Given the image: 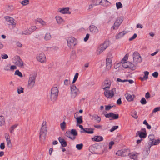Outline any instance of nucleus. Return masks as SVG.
<instances>
[{
	"label": "nucleus",
	"instance_id": "f257e3e1",
	"mask_svg": "<svg viewBox=\"0 0 160 160\" xmlns=\"http://www.w3.org/2000/svg\"><path fill=\"white\" fill-rule=\"evenodd\" d=\"M47 131V126L46 122L44 121L43 122L40 130L39 138L40 140L42 141L45 139Z\"/></svg>",
	"mask_w": 160,
	"mask_h": 160
},
{
	"label": "nucleus",
	"instance_id": "f03ea898",
	"mask_svg": "<svg viewBox=\"0 0 160 160\" xmlns=\"http://www.w3.org/2000/svg\"><path fill=\"white\" fill-rule=\"evenodd\" d=\"M58 88V87L56 86L54 87L51 89L49 97L51 101H54L57 99L59 93Z\"/></svg>",
	"mask_w": 160,
	"mask_h": 160
},
{
	"label": "nucleus",
	"instance_id": "7ed1b4c3",
	"mask_svg": "<svg viewBox=\"0 0 160 160\" xmlns=\"http://www.w3.org/2000/svg\"><path fill=\"white\" fill-rule=\"evenodd\" d=\"M37 75L36 73H32L30 75L28 84V88L32 89L35 86Z\"/></svg>",
	"mask_w": 160,
	"mask_h": 160
},
{
	"label": "nucleus",
	"instance_id": "20e7f679",
	"mask_svg": "<svg viewBox=\"0 0 160 160\" xmlns=\"http://www.w3.org/2000/svg\"><path fill=\"white\" fill-rule=\"evenodd\" d=\"M68 46L72 48L74 47L77 44V40L72 37H67L66 38Z\"/></svg>",
	"mask_w": 160,
	"mask_h": 160
},
{
	"label": "nucleus",
	"instance_id": "39448f33",
	"mask_svg": "<svg viewBox=\"0 0 160 160\" xmlns=\"http://www.w3.org/2000/svg\"><path fill=\"white\" fill-rule=\"evenodd\" d=\"M133 63L135 66L137 64L140 63L142 61V58L139 53L137 52H134L133 55Z\"/></svg>",
	"mask_w": 160,
	"mask_h": 160
},
{
	"label": "nucleus",
	"instance_id": "423d86ee",
	"mask_svg": "<svg viewBox=\"0 0 160 160\" xmlns=\"http://www.w3.org/2000/svg\"><path fill=\"white\" fill-rule=\"evenodd\" d=\"M123 19V18L122 17L118 18L112 27V29L114 30L118 29L122 22Z\"/></svg>",
	"mask_w": 160,
	"mask_h": 160
},
{
	"label": "nucleus",
	"instance_id": "0eeeda50",
	"mask_svg": "<svg viewBox=\"0 0 160 160\" xmlns=\"http://www.w3.org/2000/svg\"><path fill=\"white\" fill-rule=\"evenodd\" d=\"M70 89L71 96L72 98H74L79 93V90L74 85L71 86Z\"/></svg>",
	"mask_w": 160,
	"mask_h": 160
},
{
	"label": "nucleus",
	"instance_id": "6e6552de",
	"mask_svg": "<svg viewBox=\"0 0 160 160\" xmlns=\"http://www.w3.org/2000/svg\"><path fill=\"white\" fill-rule=\"evenodd\" d=\"M36 59L38 62L42 63H45L47 61L46 56L43 52H41L37 54Z\"/></svg>",
	"mask_w": 160,
	"mask_h": 160
},
{
	"label": "nucleus",
	"instance_id": "1a4fd4ad",
	"mask_svg": "<svg viewBox=\"0 0 160 160\" xmlns=\"http://www.w3.org/2000/svg\"><path fill=\"white\" fill-rule=\"evenodd\" d=\"M108 43L105 42L101 44L98 48L97 50V54L99 55L102 53L108 47Z\"/></svg>",
	"mask_w": 160,
	"mask_h": 160
},
{
	"label": "nucleus",
	"instance_id": "9d476101",
	"mask_svg": "<svg viewBox=\"0 0 160 160\" xmlns=\"http://www.w3.org/2000/svg\"><path fill=\"white\" fill-rule=\"evenodd\" d=\"M14 63L16 65L20 68H22L24 65V63L22 60L18 56H16L15 57L13 61Z\"/></svg>",
	"mask_w": 160,
	"mask_h": 160
},
{
	"label": "nucleus",
	"instance_id": "9b49d317",
	"mask_svg": "<svg viewBox=\"0 0 160 160\" xmlns=\"http://www.w3.org/2000/svg\"><path fill=\"white\" fill-rule=\"evenodd\" d=\"M116 89L115 88H113L111 90H108L107 89L105 90L104 92V95L107 98H112L114 95V92H115Z\"/></svg>",
	"mask_w": 160,
	"mask_h": 160
},
{
	"label": "nucleus",
	"instance_id": "f8f14e48",
	"mask_svg": "<svg viewBox=\"0 0 160 160\" xmlns=\"http://www.w3.org/2000/svg\"><path fill=\"white\" fill-rule=\"evenodd\" d=\"M128 152H130L128 149H123L118 151L116 153V155L122 157H125L128 156Z\"/></svg>",
	"mask_w": 160,
	"mask_h": 160
},
{
	"label": "nucleus",
	"instance_id": "ddd939ff",
	"mask_svg": "<svg viewBox=\"0 0 160 160\" xmlns=\"http://www.w3.org/2000/svg\"><path fill=\"white\" fill-rule=\"evenodd\" d=\"M111 82L110 80H106L102 83V87L104 90L108 89L111 85Z\"/></svg>",
	"mask_w": 160,
	"mask_h": 160
},
{
	"label": "nucleus",
	"instance_id": "4468645a",
	"mask_svg": "<svg viewBox=\"0 0 160 160\" xmlns=\"http://www.w3.org/2000/svg\"><path fill=\"white\" fill-rule=\"evenodd\" d=\"M136 134L141 138H146L147 136V133L145 128H142L140 131L137 132Z\"/></svg>",
	"mask_w": 160,
	"mask_h": 160
},
{
	"label": "nucleus",
	"instance_id": "2eb2a0df",
	"mask_svg": "<svg viewBox=\"0 0 160 160\" xmlns=\"http://www.w3.org/2000/svg\"><path fill=\"white\" fill-rule=\"evenodd\" d=\"M105 116L107 118H112L110 120L112 119H117L119 118V115L118 114H114L113 112H109L108 114H105Z\"/></svg>",
	"mask_w": 160,
	"mask_h": 160
},
{
	"label": "nucleus",
	"instance_id": "dca6fc26",
	"mask_svg": "<svg viewBox=\"0 0 160 160\" xmlns=\"http://www.w3.org/2000/svg\"><path fill=\"white\" fill-rule=\"evenodd\" d=\"M69 8L68 7L60 8L58 9V11L60 13L63 14H70L71 12L69 11Z\"/></svg>",
	"mask_w": 160,
	"mask_h": 160
},
{
	"label": "nucleus",
	"instance_id": "f3484780",
	"mask_svg": "<svg viewBox=\"0 0 160 160\" xmlns=\"http://www.w3.org/2000/svg\"><path fill=\"white\" fill-rule=\"evenodd\" d=\"M122 63V66L125 68H133L135 66L133 63L129 62H124Z\"/></svg>",
	"mask_w": 160,
	"mask_h": 160
},
{
	"label": "nucleus",
	"instance_id": "a211bd4d",
	"mask_svg": "<svg viewBox=\"0 0 160 160\" xmlns=\"http://www.w3.org/2000/svg\"><path fill=\"white\" fill-rule=\"evenodd\" d=\"M4 18L6 21L8 22L10 25L14 26L16 25V23L14 22L15 20L13 18L9 16H6Z\"/></svg>",
	"mask_w": 160,
	"mask_h": 160
},
{
	"label": "nucleus",
	"instance_id": "6ab92c4d",
	"mask_svg": "<svg viewBox=\"0 0 160 160\" xmlns=\"http://www.w3.org/2000/svg\"><path fill=\"white\" fill-rule=\"evenodd\" d=\"M5 137L8 147L9 148H12V145L9 134L8 133H6L5 134Z\"/></svg>",
	"mask_w": 160,
	"mask_h": 160
},
{
	"label": "nucleus",
	"instance_id": "aec40b11",
	"mask_svg": "<svg viewBox=\"0 0 160 160\" xmlns=\"http://www.w3.org/2000/svg\"><path fill=\"white\" fill-rule=\"evenodd\" d=\"M112 57L107 58L106 59V66L107 69L109 70L112 66Z\"/></svg>",
	"mask_w": 160,
	"mask_h": 160
},
{
	"label": "nucleus",
	"instance_id": "412c9836",
	"mask_svg": "<svg viewBox=\"0 0 160 160\" xmlns=\"http://www.w3.org/2000/svg\"><path fill=\"white\" fill-rule=\"evenodd\" d=\"M89 30L92 33H96L98 32V29L95 26L92 25L89 26Z\"/></svg>",
	"mask_w": 160,
	"mask_h": 160
},
{
	"label": "nucleus",
	"instance_id": "4be33fe9",
	"mask_svg": "<svg viewBox=\"0 0 160 160\" xmlns=\"http://www.w3.org/2000/svg\"><path fill=\"white\" fill-rule=\"evenodd\" d=\"M91 139L93 141L96 142L102 141L103 140V137L101 136H95L92 138Z\"/></svg>",
	"mask_w": 160,
	"mask_h": 160
},
{
	"label": "nucleus",
	"instance_id": "5701e85b",
	"mask_svg": "<svg viewBox=\"0 0 160 160\" xmlns=\"http://www.w3.org/2000/svg\"><path fill=\"white\" fill-rule=\"evenodd\" d=\"M160 142V140L159 139H155L151 137V146L153 145H156Z\"/></svg>",
	"mask_w": 160,
	"mask_h": 160
},
{
	"label": "nucleus",
	"instance_id": "b1692460",
	"mask_svg": "<svg viewBox=\"0 0 160 160\" xmlns=\"http://www.w3.org/2000/svg\"><path fill=\"white\" fill-rule=\"evenodd\" d=\"M57 23L58 24H61L65 22L63 19L60 16H57L55 17Z\"/></svg>",
	"mask_w": 160,
	"mask_h": 160
},
{
	"label": "nucleus",
	"instance_id": "393cba45",
	"mask_svg": "<svg viewBox=\"0 0 160 160\" xmlns=\"http://www.w3.org/2000/svg\"><path fill=\"white\" fill-rule=\"evenodd\" d=\"M125 96L126 99L129 102L133 101L135 98L134 95H131L129 93L126 94Z\"/></svg>",
	"mask_w": 160,
	"mask_h": 160
},
{
	"label": "nucleus",
	"instance_id": "a878e982",
	"mask_svg": "<svg viewBox=\"0 0 160 160\" xmlns=\"http://www.w3.org/2000/svg\"><path fill=\"white\" fill-rule=\"evenodd\" d=\"M131 159L136 160L137 158L138 153L132 152L130 153L128 152V155Z\"/></svg>",
	"mask_w": 160,
	"mask_h": 160
},
{
	"label": "nucleus",
	"instance_id": "bb28decb",
	"mask_svg": "<svg viewBox=\"0 0 160 160\" xmlns=\"http://www.w3.org/2000/svg\"><path fill=\"white\" fill-rule=\"evenodd\" d=\"M126 34L124 31H122L119 32L115 36V38L116 39H119L123 37L124 35Z\"/></svg>",
	"mask_w": 160,
	"mask_h": 160
},
{
	"label": "nucleus",
	"instance_id": "cd10ccee",
	"mask_svg": "<svg viewBox=\"0 0 160 160\" xmlns=\"http://www.w3.org/2000/svg\"><path fill=\"white\" fill-rule=\"evenodd\" d=\"M84 131H81V133L87 132L89 134H92L93 133V129L91 128H85Z\"/></svg>",
	"mask_w": 160,
	"mask_h": 160
},
{
	"label": "nucleus",
	"instance_id": "c85d7f7f",
	"mask_svg": "<svg viewBox=\"0 0 160 160\" xmlns=\"http://www.w3.org/2000/svg\"><path fill=\"white\" fill-rule=\"evenodd\" d=\"M58 140L60 143L61 144V145L63 147H66L67 145L66 142L64 140V139L61 138L59 137Z\"/></svg>",
	"mask_w": 160,
	"mask_h": 160
},
{
	"label": "nucleus",
	"instance_id": "c756f323",
	"mask_svg": "<svg viewBox=\"0 0 160 160\" xmlns=\"http://www.w3.org/2000/svg\"><path fill=\"white\" fill-rule=\"evenodd\" d=\"M65 135L72 140H75L76 138V137L71 136V133L70 131H67L65 133Z\"/></svg>",
	"mask_w": 160,
	"mask_h": 160
},
{
	"label": "nucleus",
	"instance_id": "7c9ffc66",
	"mask_svg": "<svg viewBox=\"0 0 160 160\" xmlns=\"http://www.w3.org/2000/svg\"><path fill=\"white\" fill-rule=\"evenodd\" d=\"M30 34H31L32 33L35 31L37 29V28L35 26H32L29 27L28 28Z\"/></svg>",
	"mask_w": 160,
	"mask_h": 160
},
{
	"label": "nucleus",
	"instance_id": "2f4dec72",
	"mask_svg": "<svg viewBox=\"0 0 160 160\" xmlns=\"http://www.w3.org/2000/svg\"><path fill=\"white\" fill-rule=\"evenodd\" d=\"M150 151V146L149 145L146 147L143 151V153L146 155H148L149 154Z\"/></svg>",
	"mask_w": 160,
	"mask_h": 160
},
{
	"label": "nucleus",
	"instance_id": "473e14b6",
	"mask_svg": "<svg viewBox=\"0 0 160 160\" xmlns=\"http://www.w3.org/2000/svg\"><path fill=\"white\" fill-rule=\"evenodd\" d=\"M19 34L22 35H28L30 34L28 28L25 30L21 31L19 32Z\"/></svg>",
	"mask_w": 160,
	"mask_h": 160
},
{
	"label": "nucleus",
	"instance_id": "72a5a7b5",
	"mask_svg": "<svg viewBox=\"0 0 160 160\" xmlns=\"http://www.w3.org/2000/svg\"><path fill=\"white\" fill-rule=\"evenodd\" d=\"M100 5L106 7L108 5L109 2L107 0H101Z\"/></svg>",
	"mask_w": 160,
	"mask_h": 160
},
{
	"label": "nucleus",
	"instance_id": "f704fd0d",
	"mask_svg": "<svg viewBox=\"0 0 160 160\" xmlns=\"http://www.w3.org/2000/svg\"><path fill=\"white\" fill-rule=\"evenodd\" d=\"M144 75L143 77H140V79L142 81L146 80L149 74V72L148 71H145L144 72Z\"/></svg>",
	"mask_w": 160,
	"mask_h": 160
},
{
	"label": "nucleus",
	"instance_id": "c9c22d12",
	"mask_svg": "<svg viewBox=\"0 0 160 160\" xmlns=\"http://www.w3.org/2000/svg\"><path fill=\"white\" fill-rule=\"evenodd\" d=\"M37 21L41 24L43 26H46L47 25V23L46 22L43 21L41 18H38L37 19Z\"/></svg>",
	"mask_w": 160,
	"mask_h": 160
},
{
	"label": "nucleus",
	"instance_id": "e433bc0d",
	"mask_svg": "<svg viewBox=\"0 0 160 160\" xmlns=\"http://www.w3.org/2000/svg\"><path fill=\"white\" fill-rule=\"evenodd\" d=\"M18 125V124H15L12 125L9 128V131L11 133H12L13 132L14 129L17 128Z\"/></svg>",
	"mask_w": 160,
	"mask_h": 160
},
{
	"label": "nucleus",
	"instance_id": "4c0bfd02",
	"mask_svg": "<svg viewBox=\"0 0 160 160\" xmlns=\"http://www.w3.org/2000/svg\"><path fill=\"white\" fill-rule=\"evenodd\" d=\"M52 38V36L50 33H47L44 37V39L46 41H48L51 39Z\"/></svg>",
	"mask_w": 160,
	"mask_h": 160
},
{
	"label": "nucleus",
	"instance_id": "58836bf2",
	"mask_svg": "<svg viewBox=\"0 0 160 160\" xmlns=\"http://www.w3.org/2000/svg\"><path fill=\"white\" fill-rule=\"evenodd\" d=\"M75 118L76 119L77 124H80L82 123L83 121L82 119V116L77 117H76L75 116Z\"/></svg>",
	"mask_w": 160,
	"mask_h": 160
},
{
	"label": "nucleus",
	"instance_id": "ea45409f",
	"mask_svg": "<svg viewBox=\"0 0 160 160\" xmlns=\"http://www.w3.org/2000/svg\"><path fill=\"white\" fill-rule=\"evenodd\" d=\"M93 3V6H97L100 5L101 0H90Z\"/></svg>",
	"mask_w": 160,
	"mask_h": 160
},
{
	"label": "nucleus",
	"instance_id": "a19ab883",
	"mask_svg": "<svg viewBox=\"0 0 160 160\" xmlns=\"http://www.w3.org/2000/svg\"><path fill=\"white\" fill-rule=\"evenodd\" d=\"M92 118L93 119L96 120L98 122H100L101 120V118L97 115H93Z\"/></svg>",
	"mask_w": 160,
	"mask_h": 160
},
{
	"label": "nucleus",
	"instance_id": "79ce46f5",
	"mask_svg": "<svg viewBox=\"0 0 160 160\" xmlns=\"http://www.w3.org/2000/svg\"><path fill=\"white\" fill-rule=\"evenodd\" d=\"M4 122V117L2 115H0V126L3 125Z\"/></svg>",
	"mask_w": 160,
	"mask_h": 160
},
{
	"label": "nucleus",
	"instance_id": "37998d69",
	"mask_svg": "<svg viewBox=\"0 0 160 160\" xmlns=\"http://www.w3.org/2000/svg\"><path fill=\"white\" fill-rule=\"evenodd\" d=\"M71 135H73V136L75 137L78 135V133L76 130L74 129H72L70 131Z\"/></svg>",
	"mask_w": 160,
	"mask_h": 160
},
{
	"label": "nucleus",
	"instance_id": "c03bdc74",
	"mask_svg": "<svg viewBox=\"0 0 160 160\" xmlns=\"http://www.w3.org/2000/svg\"><path fill=\"white\" fill-rule=\"evenodd\" d=\"M20 3L23 6H26L29 4V0H23Z\"/></svg>",
	"mask_w": 160,
	"mask_h": 160
},
{
	"label": "nucleus",
	"instance_id": "a18cd8bd",
	"mask_svg": "<svg viewBox=\"0 0 160 160\" xmlns=\"http://www.w3.org/2000/svg\"><path fill=\"white\" fill-rule=\"evenodd\" d=\"M14 74L15 75H18L20 77H23L22 74L18 70H17L15 71Z\"/></svg>",
	"mask_w": 160,
	"mask_h": 160
},
{
	"label": "nucleus",
	"instance_id": "49530a36",
	"mask_svg": "<svg viewBox=\"0 0 160 160\" xmlns=\"http://www.w3.org/2000/svg\"><path fill=\"white\" fill-rule=\"evenodd\" d=\"M60 127L62 130H64L66 128V122L64 121L60 124Z\"/></svg>",
	"mask_w": 160,
	"mask_h": 160
},
{
	"label": "nucleus",
	"instance_id": "de8ad7c7",
	"mask_svg": "<svg viewBox=\"0 0 160 160\" xmlns=\"http://www.w3.org/2000/svg\"><path fill=\"white\" fill-rule=\"evenodd\" d=\"M23 88L21 87H18V92L20 94L23 92Z\"/></svg>",
	"mask_w": 160,
	"mask_h": 160
},
{
	"label": "nucleus",
	"instance_id": "09e8293b",
	"mask_svg": "<svg viewBox=\"0 0 160 160\" xmlns=\"http://www.w3.org/2000/svg\"><path fill=\"white\" fill-rule=\"evenodd\" d=\"M83 146V144L82 143H80L76 145V148L78 150H81L82 149Z\"/></svg>",
	"mask_w": 160,
	"mask_h": 160
},
{
	"label": "nucleus",
	"instance_id": "8fccbe9b",
	"mask_svg": "<svg viewBox=\"0 0 160 160\" xmlns=\"http://www.w3.org/2000/svg\"><path fill=\"white\" fill-rule=\"evenodd\" d=\"M116 6L118 9H119L122 7V4L120 2H117L116 3Z\"/></svg>",
	"mask_w": 160,
	"mask_h": 160
},
{
	"label": "nucleus",
	"instance_id": "3c124183",
	"mask_svg": "<svg viewBox=\"0 0 160 160\" xmlns=\"http://www.w3.org/2000/svg\"><path fill=\"white\" fill-rule=\"evenodd\" d=\"M131 116L134 118L137 119L138 117L137 112L136 111H134V112H132L131 114Z\"/></svg>",
	"mask_w": 160,
	"mask_h": 160
},
{
	"label": "nucleus",
	"instance_id": "603ef678",
	"mask_svg": "<svg viewBox=\"0 0 160 160\" xmlns=\"http://www.w3.org/2000/svg\"><path fill=\"white\" fill-rule=\"evenodd\" d=\"M158 111H160V107L155 108L153 110L152 114V115L153 113L156 112Z\"/></svg>",
	"mask_w": 160,
	"mask_h": 160
},
{
	"label": "nucleus",
	"instance_id": "864d4df0",
	"mask_svg": "<svg viewBox=\"0 0 160 160\" xmlns=\"http://www.w3.org/2000/svg\"><path fill=\"white\" fill-rule=\"evenodd\" d=\"M78 73H76L74 76V78H73V81H72V83H74L77 80V79H78Z\"/></svg>",
	"mask_w": 160,
	"mask_h": 160
},
{
	"label": "nucleus",
	"instance_id": "5fc2aeb1",
	"mask_svg": "<svg viewBox=\"0 0 160 160\" xmlns=\"http://www.w3.org/2000/svg\"><path fill=\"white\" fill-rule=\"evenodd\" d=\"M10 66L9 64L6 65L4 66L3 69L5 71H8L10 70Z\"/></svg>",
	"mask_w": 160,
	"mask_h": 160
},
{
	"label": "nucleus",
	"instance_id": "6e6d98bb",
	"mask_svg": "<svg viewBox=\"0 0 160 160\" xmlns=\"http://www.w3.org/2000/svg\"><path fill=\"white\" fill-rule=\"evenodd\" d=\"M140 102L142 105L145 104L147 102L144 98H142L140 101Z\"/></svg>",
	"mask_w": 160,
	"mask_h": 160
},
{
	"label": "nucleus",
	"instance_id": "4d7b16f0",
	"mask_svg": "<svg viewBox=\"0 0 160 160\" xmlns=\"http://www.w3.org/2000/svg\"><path fill=\"white\" fill-rule=\"evenodd\" d=\"M118 126H115L113 127L110 130V131L111 132H112L116 129H118Z\"/></svg>",
	"mask_w": 160,
	"mask_h": 160
},
{
	"label": "nucleus",
	"instance_id": "13d9d810",
	"mask_svg": "<svg viewBox=\"0 0 160 160\" xmlns=\"http://www.w3.org/2000/svg\"><path fill=\"white\" fill-rule=\"evenodd\" d=\"M1 58L2 59H6L8 58V56L5 54H2L1 55Z\"/></svg>",
	"mask_w": 160,
	"mask_h": 160
},
{
	"label": "nucleus",
	"instance_id": "bf43d9fd",
	"mask_svg": "<svg viewBox=\"0 0 160 160\" xmlns=\"http://www.w3.org/2000/svg\"><path fill=\"white\" fill-rule=\"evenodd\" d=\"M152 75L155 78H157L158 77V72H155L152 74Z\"/></svg>",
	"mask_w": 160,
	"mask_h": 160
},
{
	"label": "nucleus",
	"instance_id": "052dcab7",
	"mask_svg": "<svg viewBox=\"0 0 160 160\" xmlns=\"http://www.w3.org/2000/svg\"><path fill=\"white\" fill-rule=\"evenodd\" d=\"M137 37V35L135 33L134 34L133 36L131 37V38H129V41H132L135 39Z\"/></svg>",
	"mask_w": 160,
	"mask_h": 160
},
{
	"label": "nucleus",
	"instance_id": "680f3d73",
	"mask_svg": "<svg viewBox=\"0 0 160 160\" xmlns=\"http://www.w3.org/2000/svg\"><path fill=\"white\" fill-rule=\"evenodd\" d=\"M114 144V142L113 141H112L109 142V149H111L112 148V146Z\"/></svg>",
	"mask_w": 160,
	"mask_h": 160
},
{
	"label": "nucleus",
	"instance_id": "e2e57ef3",
	"mask_svg": "<svg viewBox=\"0 0 160 160\" xmlns=\"http://www.w3.org/2000/svg\"><path fill=\"white\" fill-rule=\"evenodd\" d=\"M143 124L147 125V128L150 129V125L148 124L146 120H145L143 121Z\"/></svg>",
	"mask_w": 160,
	"mask_h": 160
},
{
	"label": "nucleus",
	"instance_id": "0e129e2a",
	"mask_svg": "<svg viewBox=\"0 0 160 160\" xmlns=\"http://www.w3.org/2000/svg\"><path fill=\"white\" fill-rule=\"evenodd\" d=\"M105 110L107 111H108L110 110L111 108L113 107V106H110V105H106L105 106Z\"/></svg>",
	"mask_w": 160,
	"mask_h": 160
},
{
	"label": "nucleus",
	"instance_id": "69168bd1",
	"mask_svg": "<svg viewBox=\"0 0 160 160\" xmlns=\"http://www.w3.org/2000/svg\"><path fill=\"white\" fill-rule=\"evenodd\" d=\"M70 80L68 79H65L64 81V84L65 85H68L70 83Z\"/></svg>",
	"mask_w": 160,
	"mask_h": 160
},
{
	"label": "nucleus",
	"instance_id": "338daca9",
	"mask_svg": "<svg viewBox=\"0 0 160 160\" xmlns=\"http://www.w3.org/2000/svg\"><path fill=\"white\" fill-rule=\"evenodd\" d=\"M17 69V67L15 65H12L10 66V70L13 71L14 69Z\"/></svg>",
	"mask_w": 160,
	"mask_h": 160
},
{
	"label": "nucleus",
	"instance_id": "774afa93",
	"mask_svg": "<svg viewBox=\"0 0 160 160\" xmlns=\"http://www.w3.org/2000/svg\"><path fill=\"white\" fill-rule=\"evenodd\" d=\"M0 147V148L2 150L4 149L5 148V144L4 142H2L1 144Z\"/></svg>",
	"mask_w": 160,
	"mask_h": 160
}]
</instances>
